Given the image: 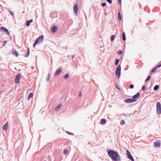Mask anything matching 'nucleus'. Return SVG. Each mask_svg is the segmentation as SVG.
I'll return each instance as SVG.
<instances>
[{"label": "nucleus", "mask_w": 161, "mask_h": 161, "mask_svg": "<svg viewBox=\"0 0 161 161\" xmlns=\"http://www.w3.org/2000/svg\"><path fill=\"white\" fill-rule=\"evenodd\" d=\"M69 77V75L68 74H66L64 76V78L65 79H67Z\"/></svg>", "instance_id": "obj_23"}, {"label": "nucleus", "mask_w": 161, "mask_h": 161, "mask_svg": "<svg viewBox=\"0 0 161 161\" xmlns=\"http://www.w3.org/2000/svg\"><path fill=\"white\" fill-rule=\"evenodd\" d=\"M160 143L159 141H155L154 143V147H158L160 146Z\"/></svg>", "instance_id": "obj_10"}, {"label": "nucleus", "mask_w": 161, "mask_h": 161, "mask_svg": "<svg viewBox=\"0 0 161 161\" xmlns=\"http://www.w3.org/2000/svg\"><path fill=\"white\" fill-rule=\"evenodd\" d=\"M137 100L136 99H133L131 98H126L124 100V102L125 103H130L135 102Z\"/></svg>", "instance_id": "obj_5"}, {"label": "nucleus", "mask_w": 161, "mask_h": 161, "mask_svg": "<svg viewBox=\"0 0 161 161\" xmlns=\"http://www.w3.org/2000/svg\"><path fill=\"white\" fill-rule=\"evenodd\" d=\"M121 73V66L120 65H118L116 68V75L118 76V78H119L120 76Z\"/></svg>", "instance_id": "obj_4"}, {"label": "nucleus", "mask_w": 161, "mask_h": 161, "mask_svg": "<svg viewBox=\"0 0 161 161\" xmlns=\"http://www.w3.org/2000/svg\"><path fill=\"white\" fill-rule=\"evenodd\" d=\"M119 59H116L115 63V64L116 65H117L118 64V63H119Z\"/></svg>", "instance_id": "obj_25"}, {"label": "nucleus", "mask_w": 161, "mask_h": 161, "mask_svg": "<svg viewBox=\"0 0 161 161\" xmlns=\"http://www.w3.org/2000/svg\"><path fill=\"white\" fill-rule=\"evenodd\" d=\"M33 95V93H30L28 97V100H29L30 98L32 97Z\"/></svg>", "instance_id": "obj_16"}, {"label": "nucleus", "mask_w": 161, "mask_h": 161, "mask_svg": "<svg viewBox=\"0 0 161 161\" xmlns=\"http://www.w3.org/2000/svg\"><path fill=\"white\" fill-rule=\"evenodd\" d=\"M66 133H68V134H69L70 135H71L72 134V133L69 132V131H66Z\"/></svg>", "instance_id": "obj_40"}, {"label": "nucleus", "mask_w": 161, "mask_h": 161, "mask_svg": "<svg viewBox=\"0 0 161 161\" xmlns=\"http://www.w3.org/2000/svg\"><path fill=\"white\" fill-rule=\"evenodd\" d=\"M139 93L137 92L136 95L133 96L132 97L133 99H135L138 98L139 96Z\"/></svg>", "instance_id": "obj_12"}, {"label": "nucleus", "mask_w": 161, "mask_h": 161, "mask_svg": "<svg viewBox=\"0 0 161 161\" xmlns=\"http://www.w3.org/2000/svg\"><path fill=\"white\" fill-rule=\"evenodd\" d=\"M68 152V150L67 149H65L64 151V154Z\"/></svg>", "instance_id": "obj_38"}, {"label": "nucleus", "mask_w": 161, "mask_h": 161, "mask_svg": "<svg viewBox=\"0 0 161 161\" xmlns=\"http://www.w3.org/2000/svg\"><path fill=\"white\" fill-rule=\"evenodd\" d=\"M12 53L14 55H15L16 57H18V54L15 50H14V51Z\"/></svg>", "instance_id": "obj_20"}, {"label": "nucleus", "mask_w": 161, "mask_h": 161, "mask_svg": "<svg viewBox=\"0 0 161 161\" xmlns=\"http://www.w3.org/2000/svg\"><path fill=\"white\" fill-rule=\"evenodd\" d=\"M1 31L3 32L5 34H9V32L8 30L3 27H1L0 29Z\"/></svg>", "instance_id": "obj_7"}, {"label": "nucleus", "mask_w": 161, "mask_h": 161, "mask_svg": "<svg viewBox=\"0 0 161 161\" xmlns=\"http://www.w3.org/2000/svg\"><path fill=\"white\" fill-rule=\"evenodd\" d=\"M8 126V122L5 123L3 126L2 127V129L5 130L6 131L7 130V127Z\"/></svg>", "instance_id": "obj_11"}, {"label": "nucleus", "mask_w": 161, "mask_h": 161, "mask_svg": "<svg viewBox=\"0 0 161 161\" xmlns=\"http://www.w3.org/2000/svg\"><path fill=\"white\" fill-rule=\"evenodd\" d=\"M6 43V41H4L3 42V45L5 44Z\"/></svg>", "instance_id": "obj_43"}, {"label": "nucleus", "mask_w": 161, "mask_h": 161, "mask_svg": "<svg viewBox=\"0 0 161 161\" xmlns=\"http://www.w3.org/2000/svg\"><path fill=\"white\" fill-rule=\"evenodd\" d=\"M115 36L114 35H112L111 37V41H113L114 40Z\"/></svg>", "instance_id": "obj_29"}, {"label": "nucleus", "mask_w": 161, "mask_h": 161, "mask_svg": "<svg viewBox=\"0 0 161 161\" xmlns=\"http://www.w3.org/2000/svg\"><path fill=\"white\" fill-rule=\"evenodd\" d=\"M122 51H119V52H118V54L119 55H121L122 54Z\"/></svg>", "instance_id": "obj_32"}, {"label": "nucleus", "mask_w": 161, "mask_h": 161, "mask_svg": "<svg viewBox=\"0 0 161 161\" xmlns=\"http://www.w3.org/2000/svg\"><path fill=\"white\" fill-rule=\"evenodd\" d=\"M157 113L159 114L161 113V105L159 102H157L156 104Z\"/></svg>", "instance_id": "obj_2"}, {"label": "nucleus", "mask_w": 161, "mask_h": 161, "mask_svg": "<svg viewBox=\"0 0 161 161\" xmlns=\"http://www.w3.org/2000/svg\"><path fill=\"white\" fill-rule=\"evenodd\" d=\"M118 18L119 20H121V14H120V12L118 13Z\"/></svg>", "instance_id": "obj_24"}, {"label": "nucleus", "mask_w": 161, "mask_h": 161, "mask_svg": "<svg viewBox=\"0 0 161 161\" xmlns=\"http://www.w3.org/2000/svg\"><path fill=\"white\" fill-rule=\"evenodd\" d=\"M43 39V37L42 35H41L34 42L33 44V46L35 47L36 45L38 43L41 42H42Z\"/></svg>", "instance_id": "obj_3"}, {"label": "nucleus", "mask_w": 161, "mask_h": 161, "mask_svg": "<svg viewBox=\"0 0 161 161\" xmlns=\"http://www.w3.org/2000/svg\"><path fill=\"white\" fill-rule=\"evenodd\" d=\"M106 123V120L105 119H102L100 121V124H105Z\"/></svg>", "instance_id": "obj_15"}, {"label": "nucleus", "mask_w": 161, "mask_h": 161, "mask_svg": "<svg viewBox=\"0 0 161 161\" xmlns=\"http://www.w3.org/2000/svg\"><path fill=\"white\" fill-rule=\"evenodd\" d=\"M122 39L124 41H125L126 40L125 35V33L124 32L122 35Z\"/></svg>", "instance_id": "obj_18"}, {"label": "nucleus", "mask_w": 161, "mask_h": 161, "mask_svg": "<svg viewBox=\"0 0 161 161\" xmlns=\"http://www.w3.org/2000/svg\"><path fill=\"white\" fill-rule=\"evenodd\" d=\"M134 85L133 84H131L130 86V87L131 89H132L134 87Z\"/></svg>", "instance_id": "obj_34"}, {"label": "nucleus", "mask_w": 161, "mask_h": 161, "mask_svg": "<svg viewBox=\"0 0 161 161\" xmlns=\"http://www.w3.org/2000/svg\"><path fill=\"white\" fill-rule=\"evenodd\" d=\"M146 88L145 86V85H143L142 87V89L143 91H145L146 90Z\"/></svg>", "instance_id": "obj_26"}, {"label": "nucleus", "mask_w": 161, "mask_h": 161, "mask_svg": "<svg viewBox=\"0 0 161 161\" xmlns=\"http://www.w3.org/2000/svg\"><path fill=\"white\" fill-rule=\"evenodd\" d=\"M109 3H112V1L111 0H106Z\"/></svg>", "instance_id": "obj_36"}, {"label": "nucleus", "mask_w": 161, "mask_h": 161, "mask_svg": "<svg viewBox=\"0 0 161 161\" xmlns=\"http://www.w3.org/2000/svg\"><path fill=\"white\" fill-rule=\"evenodd\" d=\"M30 54V49L29 48H28L27 49V55L25 56L26 57H27L29 56Z\"/></svg>", "instance_id": "obj_21"}, {"label": "nucleus", "mask_w": 161, "mask_h": 161, "mask_svg": "<svg viewBox=\"0 0 161 161\" xmlns=\"http://www.w3.org/2000/svg\"><path fill=\"white\" fill-rule=\"evenodd\" d=\"M62 70L61 69H59L58 70H57L54 74V76H56L57 75H58L61 72Z\"/></svg>", "instance_id": "obj_13"}, {"label": "nucleus", "mask_w": 161, "mask_h": 161, "mask_svg": "<svg viewBox=\"0 0 161 161\" xmlns=\"http://www.w3.org/2000/svg\"><path fill=\"white\" fill-rule=\"evenodd\" d=\"M109 156L114 161H118L119 160V155L117 152L113 150H109L108 152Z\"/></svg>", "instance_id": "obj_1"}, {"label": "nucleus", "mask_w": 161, "mask_h": 161, "mask_svg": "<svg viewBox=\"0 0 161 161\" xmlns=\"http://www.w3.org/2000/svg\"><path fill=\"white\" fill-rule=\"evenodd\" d=\"M73 9H74V14H75L76 15H77V14L78 8V7L76 5H75L74 6Z\"/></svg>", "instance_id": "obj_8"}, {"label": "nucleus", "mask_w": 161, "mask_h": 161, "mask_svg": "<svg viewBox=\"0 0 161 161\" xmlns=\"http://www.w3.org/2000/svg\"><path fill=\"white\" fill-rule=\"evenodd\" d=\"M118 3L119 4H121V0H118Z\"/></svg>", "instance_id": "obj_41"}, {"label": "nucleus", "mask_w": 161, "mask_h": 161, "mask_svg": "<svg viewBox=\"0 0 161 161\" xmlns=\"http://www.w3.org/2000/svg\"><path fill=\"white\" fill-rule=\"evenodd\" d=\"M151 77V76H148L147 77V79L145 81L146 82V81H147L148 80L150 79Z\"/></svg>", "instance_id": "obj_30"}, {"label": "nucleus", "mask_w": 161, "mask_h": 161, "mask_svg": "<svg viewBox=\"0 0 161 161\" xmlns=\"http://www.w3.org/2000/svg\"><path fill=\"white\" fill-rule=\"evenodd\" d=\"M159 88V86L158 85L155 86L154 87V91L157 90Z\"/></svg>", "instance_id": "obj_22"}, {"label": "nucleus", "mask_w": 161, "mask_h": 161, "mask_svg": "<svg viewBox=\"0 0 161 161\" xmlns=\"http://www.w3.org/2000/svg\"><path fill=\"white\" fill-rule=\"evenodd\" d=\"M120 125H123L125 124V121L123 119H122L121 122H120Z\"/></svg>", "instance_id": "obj_27"}, {"label": "nucleus", "mask_w": 161, "mask_h": 161, "mask_svg": "<svg viewBox=\"0 0 161 161\" xmlns=\"http://www.w3.org/2000/svg\"><path fill=\"white\" fill-rule=\"evenodd\" d=\"M82 95V93L81 92H80L78 96L79 97H80Z\"/></svg>", "instance_id": "obj_39"}, {"label": "nucleus", "mask_w": 161, "mask_h": 161, "mask_svg": "<svg viewBox=\"0 0 161 161\" xmlns=\"http://www.w3.org/2000/svg\"><path fill=\"white\" fill-rule=\"evenodd\" d=\"M106 5V3H102L101 4V5L103 7L105 6Z\"/></svg>", "instance_id": "obj_35"}, {"label": "nucleus", "mask_w": 161, "mask_h": 161, "mask_svg": "<svg viewBox=\"0 0 161 161\" xmlns=\"http://www.w3.org/2000/svg\"><path fill=\"white\" fill-rule=\"evenodd\" d=\"M57 29V27L56 26H54L52 28V32L54 33L56 31Z\"/></svg>", "instance_id": "obj_14"}, {"label": "nucleus", "mask_w": 161, "mask_h": 161, "mask_svg": "<svg viewBox=\"0 0 161 161\" xmlns=\"http://www.w3.org/2000/svg\"><path fill=\"white\" fill-rule=\"evenodd\" d=\"M161 66V63H160L158 65L156 66V67L155 68L156 69L157 68H158L160 67Z\"/></svg>", "instance_id": "obj_31"}, {"label": "nucleus", "mask_w": 161, "mask_h": 161, "mask_svg": "<svg viewBox=\"0 0 161 161\" xmlns=\"http://www.w3.org/2000/svg\"><path fill=\"white\" fill-rule=\"evenodd\" d=\"M47 75H48V77H47V78L46 79L47 81H48L49 79V78H50V74L49 73H48Z\"/></svg>", "instance_id": "obj_28"}, {"label": "nucleus", "mask_w": 161, "mask_h": 161, "mask_svg": "<svg viewBox=\"0 0 161 161\" xmlns=\"http://www.w3.org/2000/svg\"><path fill=\"white\" fill-rule=\"evenodd\" d=\"M126 154L127 156V157L131 161H134V158L130 153L128 150L126 151Z\"/></svg>", "instance_id": "obj_6"}, {"label": "nucleus", "mask_w": 161, "mask_h": 161, "mask_svg": "<svg viewBox=\"0 0 161 161\" xmlns=\"http://www.w3.org/2000/svg\"><path fill=\"white\" fill-rule=\"evenodd\" d=\"M156 69V68H154L152 70H151V72H152V73H153V72L155 71V70Z\"/></svg>", "instance_id": "obj_33"}, {"label": "nucleus", "mask_w": 161, "mask_h": 161, "mask_svg": "<svg viewBox=\"0 0 161 161\" xmlns=\"http://www.w3.org/2000/svg\"><path fill=\"white\" fill-rule=\"evenodd\" d=\"M75 55H72L71 57H72V60L73 59V58L75 57Z\"/></svg>", "instance_id": "obj_42"}, {"label": "nucleus", "mask_w": 161, "mask_h": 161, "mask_svg": "<svg viewBox=\"0 0 161 161\" xmlns=\"http://www.w3.org/2000/svg\"><path fill=\"white\" fill-rule=\"evenodd\" d=\"M9 13L12 16H13L14 14V13L11 11H9Z\"/></svg>", "instance_id": "obj_37"}, {"label": "nucleus", "mask_w": 161, "mask_h": 161, "mask_svg": "<svg viewBox=\"0 0 161 161\" xmlns=\"http://www.w3.org/2000/svg\"><path fill=\"white\" fill-rule=\"evenodd\" d=\"M32 21L33 20L32 19L27 21L26 24V25L28 26H29L30 25V23H31Z\"/></svg>", "instance_id": "obj_17"}, {"label": "nucleus", "mask_w": 161, "mask_h": 161, "mask_svg": "<svg viewBox=\"0 0 161 161\" xmlns=\"http://www.w3.org/2000/svg\"><path fill=\"white\" fill-rule=\"evenodd\" d=\"M20 80V76L19 74H18L15 78V81L16 83H18L19 82Z\"/></svg>", "instance_id": "obj_9"}, {"label": "nucleus", "mask_w": 161, "mask_h": 161, "mask_svg": "<svg viewBox=\"0 0 161 161\" xmlns=\"http://www.w3.org/2000/svg\"><path fill=\"white\" fill-rule=\"evenodd\" d=\"M62 105L61 104H59L55 108V110L56 111H57L58 109L61 107Z\"/></svg>", "instance_id": "obj_19"}]
</instances>
